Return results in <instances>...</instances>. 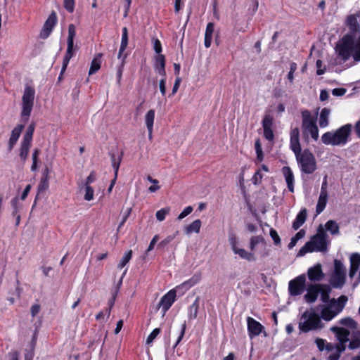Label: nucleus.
<instances>
[{
    "label": "nucleus",
    "instance_id": "obj_1",
    "mask_svg": "<svg viewBox=\"0 0 360 360\" xmlns=\"http://www.w3.org/2000/svg\"><path fill=\"white\" fill-rule=\"evenodd\" d=\"M358 14L359 13L347 17V25L350 32L342 37L336 46V53L344 61L350 57L356 62L360 61V35L357 32L359 20Z\"/></svg>",
    "mask_w": 360,
    "mask_h": 360
},
{
    "label": "nucleus",
    "instance_id": "obj_2",
    "mask_svg": "<svg viewBox=\"0 0 360 360\" xmlns=\"http://www.w3.org/2000/svg\"><path fill=\"white\" fill-rule=\"evenodd\" d=\"M347 301L348 298L345 295L331 299L328 303L320 306V317L326 321H331L342 312Z\"/></svg>",
    "mask_w": 360,
    "mask_h": 360
},
{
    "label": "nucleus",
    "instance_id": "obj_3",
    "mask_svg": "<svg viewBox=\"0 0 360 360\" xmlns=\"http://www.w3.org/2000/svg\"><path fill=\"white\" fill-rule=\"evenodd\" d=\"M326 238L327 234L322 226H320L317 233L300 250L297 256L302 257L308 252L326 251L327 249Z\"/></svg>",
    "mask_w": 360,
    "mask_h": 360
},
{
    "label": "nucleus",
    "instance_id": "obj_4",
    "mask_svg": "<svg viewBox=\"0 0 360 360\" xmlns=\"http://www.w3.org/2000/svg\"><path fill=\"white\" fill-rule=\"evenodd\" d=\"M351 129V124H345L335 131H328L323 134L321 136V141L326 145H345L347 142Z\"/></svg>",
    "mask_w": 360,
    "mask_h": 360
},
{
    "label": "nucleus",
    "instance_id": "obj_5",
    "mask_svg": "<svg viewBox=\"0 0 360 360\" xmlns=\"http://www.w3.org/2000/svg\"><path fill=\"white\" fill-rule=\"evenodd\" d=\"M302 130L303 136L307 138L309 136L314 141L319 139V129L316 125V118L308 110L302 112Z\"/></svg>",
    "mask_w": 360,
    "mask_h": 360
},
{
    "label": "nucleus",
    "instance_id": "obj_6",
    "mask_svg": "<svg viewBox=\"0 0 360 360\" xmlns=\"http://www.w3.org/2000/svg\"><path fill=\"white\" fill-rule=\"evenodd\" d=\"M323 327L321 317L314 311H305L300 319L299 328L304 333L321 329Z\"/></svg>",
    "mask_w": 360,
    "mask_h": 360
},
{
    "label": "nucleus",
    "instance_id": "obj_7",
    "mask_svg": "<svg viewBox=\"0 0 360 360\" xmlns=\"http://www.w3.org/2000/svg\"><path fill=\"white\" fill-rule=\"evenodd\" d=\"M35 98V90L34 87L27 85L25 86L22 96V110L21 117L27 122L29 120L31 112L34 106Z\"/></svg>",
    "mask_w": 360,
    "mask_h": 360
},
{
    "label": "nucleus",
    "instance_id": "obj_8",
    "mask_svg": "<svg viewBox=\"0 0 360 360\" xmlns=\"http://www.w3.org/2000/svg\"><path fill=\"white\" fill-rule=\"evenodd\" d=\"M295 157L302 172L310 174L316 169L315 158L309 150H304Z\"/></svg>",
    "mask_w": 360,
    "mask_h": 360
},
{
    "label": "nucleus",
    "instance_id": "obj_9",
    "mask_svg": "<svg viewBox=\"0 0 360 360\" xmlns=\"http://www.w3.org/2000/svg\"><path fill=\"white\" fill-rule=\"evenodd\" d=\"M346 281V267L344 264L338 260H334V270L332 272L329 283L335 288H341Z\"/></svg>",
    "mask_w": 360,
    "mask_h": 360
},
{
    "label": "nucleus",
    "instance_id": "obj_10",
    "mask_svg": "<svg viewBox=\"0 0 360 360\" xmlns=\"http://www.w3.org/2000/svg\"><path fill=\"white\" fill-rule=\"evenodd\" d=\"M306 276L301 274L291 280L288 283V291L290 295L297 296L301 295L304 288Z\"/></svg>",
    "mask_w": 360,
    "mask_h": 360
},
{
    "label": "nucleus",
    "instance_id": "obj_11",
    "mask_svg": "<svg viewBox=\"0 0 360 360\" xmlns=\"http://www.w3.org/2000/svg\"><path fill=\"white\" fill-rule=\"evenodd\" d=\"M179 290L176 289V287L174 289L170 290L167 292L160 300V307L163 311V314L166 313V311L170 308L172 304L174 302L176 297V292Z\"/></svg>",
    "mask_w": 360,
    "mask_h": 360
},
{
    "label": "nucleus",
    "instance_id": "obj_12",
    "mask_svg": "<svg viewBox=\"0 0 360 360\" xmlns=\"http://www.w3.org/2000/svg\"><path fill=\"white\" fill-rule=\"evenodd\" d=\"M56 22H57L56 13L54 11H53L49 15V18H47V20H46V22L43 26L42 30H41L40 37L44 39L48 38L49 36L50 35V34L51 33L53 27L56 25Z\"/></svg>",
    "mask_w": 360,
    "mask_h": 360
},
{
    "label": "nucleus",
    "instance_id": "obj_13",
    "mask_svg": "<svg viewBox=\"0 0 360 360\" xmlns=\"http://www.w3.org/2000/svg\"><path fill=\"white\" fill-rule=\"evenodd\" d=\"M247 324L248 335L251 339L255 336H258L264 330V326L252 317H248Z\"/></svg>",
    "mask_w": 360,
    "mask_h": 360
},
{
    "label": "nucleus",
    "instance_id": "obj_14",
    "mask_svg": "<svg viewBox=\"0 0 360 360\" xmlns=\"http://www.w3.org/2000/svg\"><path fill=\"white\" fill-rule=\"evenodd\" d=\"M290 149L293 151L295 155H297L301 151V146L300 143V130L297 127L292 129L290 131Z\"/></svg>",
    "mask_w": 360,
    "mask_h": 360
},
{
    "label": "nucleus",
    "instance_id": "obj_15",
    "mask_svg": "<svg viewBox=\"0 0 360 360\" xmlns=\"http://www.w3.org/2000/svg\"><path fill=\"white\" fill-rule=\"evenodd\" d=\"M308 278L311 281H320L324 277L321 264H316L307 271Z\"/></svg>",
    "mask_w": 360,
    "mask_h": 360
},
{
    "label": "nucleus",
    "instance_id": "obj_16",
    "mask_svg": "<svg viewBox=\"0 0 360 360\" xmlns=\"http://www.w3.org/2000/svg\"><path fill=\"white\" fill-rule=\"evenodd\" d=\"M319 286L320 284H311L308 285L307 293L304 296L307 302L313 303L316 300L319 295Z\"/></svg>",
    "mask_w": 360,
    "mask_h": 360
},
{
    "label": "nucleus",
    "instance_id": "obj_17",
    "mask_svg": "<svg viewBox=\"0 0 360 360\" xmlns=\"http://www.w3.org/2000/svg\"><path fill=\"white\" fill-rule=\"evenodd\" d=\"M330 330L335 334L338 340L340 342H347L350 331L343 327L332 326Z\"/></svg>",
    "mask_w": 360,
    "mask_h": 360
},
{
    "label": "nucleus",
    "instance_id": "obj_18",
    "mask_svg": "<svg viewBox=\"0 0 360 360\" xmlns=\"http://www.w3.org/2000/svg\"><path fill=\"white\" fill-rule=\"evenodd\" d=\"M349 273L350 278H353L356 274L360 266V254L358 252L352 253L349 257Z\"/></svg>",
    "mask_w": 360,
    "mask_h": 360
},
{
    "label": "nucleus",
    "instance_id": "obj_19",
    "mask_svg": "<svg viewBox=\"0 0 360 360\" xmlns=\"http://www.w3.org/2000/svg\"><path fill=\"white\" fill-rule=\"evenodd\" d=\"M259 247L265 248L266 243L264 238L261 236H252L249 243L250 251L256 255V252Z\"/></svg>",
    "mask_w": 360,
    "mask_h": 360
},
{
    "label": "nucleus",
    "instance_id": "obj_20",
    "mask_svg": "<svg viewBox=\"0 0 360 360\" xmlns=\"http://www.w3.org/2000/svg\"><path fill=\"white\" fill-rule=\"evenodd\" d=\"M233 252L238 255L240 259H245L248 262H255L257 259V256L254 252L246 250L245 249L239 246L236 248Z\"/></svg>",
    "mask_w": 360,
    "mask_h": 360
},
{
    "label": "nucleus",
    "instance_id": "obj_21",
    "mask_svg": "<svg viewBox=\"0 0 360 360\" xmlns=\"http://www.w3.org/2000/svg\"><path fill=\"white\" fill-rule=\"evenodd\" d=\"M202 226V221L200 219H195L191 224L185 225L183 228L184 233L189 236L192 233H199Z\"/></svg>",
    "mask_w": 360,
    "mask_h": 360
},
{
    "label": "nucleus",
    "instance_id": "obj_22",
    "mask_svg": "<svg viewBox=\"0 0 360 360\" xmlns=\"http://www.w3.org/2000/svg\"><path fill=\"white\" fill-rule=\"evenodd\" d=\"M67 51L63 60V65L61 68L60 75L63 74V72L65 71L68 65L70 62V60L74 56L75 51V49L74 47V42H67Z\"/></svg>",
    "mask_w": 360,
    "mask_h": 360
},
{
    "label": "nucleus",
    "instance_id": "obj_23",
    "mask_svg": "<svg viewBox=\"0 0 360 360\" xmlns=\"http://www.w3.org/2000/svg\"><path fill=\"white\" fill-rule=\"evenodd\" d=\"M201 280V274L200 273L195 274L191 278L188 280L184 281L181 284L176 286V289L181 290L184 289L185 291L188 290L193 286L198 284Z\"/></svg>",
    "mask_w": 360,
    "mask_h": 360
},
{
    "label": "nucleus",
    "instance_id": "obj_24",
    "mask_svg": "<svg viewBox=\"0 0 360 360\" xmlns=\"http://www.w3.org/2000/svg\"><path fill=\"white\" fill-rule=\"evenodd\" d=\"M155 70L162 77L166 76L165 58L164 55L159 54L155 58Z\"/></svg>",
    "mask_w": 360,
    "mask_h": 360
},
{
    "label": "nucleus",
    "instance_id": "obj_25",
    "mask_svg": "<svg viewBox=\"0 0 360 360\" xmlns=\"http://www.w3.org/2000/svg\"><path fill=\"white\" fill-rule=\"evenodd\" d=\"M282 173L285 177L288 188L290 192H294V174L289 167H283Z\"/></svg>",
    "mask_w": 360,
    "mask_h": 360
},
{
    "label": "nucleus",
    "instance_id": "obj_26",
    "mask_svg": "<svg viewBox=\"0 0 360 360\" xmlns=\"http://www.w3.org/2000/svg\"><path fill=\"white\" fill-rule=\"evenodd\" d=\"M23 127H24V126L22 124H18L12 130L11 135L9 142H8V146H9L10 150H12L14 145L18 141Z\"/></svg>",
    "mask_w": 360,
    "mask_h": 360
},
{
    "label": "nucleus",
    "instance_id": "obj_27",
    "mask_svg": "<svg viewBox=\"0 0 360 360\" xmlns=\"http://www.w3.org/2000/svg\"><path fill=\"white\" fill-rule=\"evenodd\" d=\"M307 216V211L306 208L302 209L297 214L295 219L292 223V228L297 230L306 221Z\"/></svg>",
    "mask_w": 360,
    "mask_h": 360
},
{
    "label": "nucleus",
    "instance_id": "obj_28",
    "mask_svg": "<svg viewBox=\"0 0 360 360\" xmlns=\"http://www.w3.org/2000/svg\"><path fill=\"white\" fill-rule=\"evenodd\" d=\"M32 142L22 140L20 148V158L25 162L28 157Z\"/></svg>",
    "mask_w": 360,
    "mask_h": 360
},
{
    "label": "nucleus",
    "instance_id": "obj_29",
    "mask_svg": "<svg viewBox=\"0 0 360 360\" xmlns=\"http://www.w3.org/2000/svg\"><path fill=\"white\" fill-rule=\"evenodd\" d=\"M214 29V24L212 22H209L207 25L205 34V46L206 48H209L211 45Z\"/></svg>",
    "mask_w": 360,
    "mask_h": 360
},
{
    "label": "nucleus",
    "instance_id": "obj_30",
    "mask_svg": "<svg viewBox=\"0 0 360 360\" xmlns=\"http://www.w3.org/2000/svg\"><path fill=\"white\" fill-rule=\"evenodd\" d=\"M331 291V288L329 285L326 284H320L319 286V294L321 295V300L325 304L328 303L330 300H329V294Z\"/></svg>",
    "mask_w": 360,
    "mask_h": 360
},
{
    "label": "nucleus",
    "instance_id": "obj_31",
    "mask_svg": "<svg viewBox=\"0 0 360 360\" xmlns=\"http://www.w3.org/2000/svg\"><path fill=\"white\" fill-rule=\"evenodd\" d=\"M330 114V110L328 108H323L320 113L319 117V126L321 128H325L328 125V120Z\"/></svg>",
    "mask_w": 360,
    "mask_h": 360
},
{
    "label": "nucleus",
    "instance_id": "obj_32",
    "mask_svg": "<svg viewBox=\"0 0 360 360\" xmlns=\"http://www.w3.org/2000/svg\"><path fill=\"white\" fill-rule=\"evenodd\" d=\"M328 201V193H321L316 205V212L317 214H321L325 209Z\"/></svg>",
    "mask_w": 360,
    "mask_h": 360
},
{
    "label": "nucleus",
    "instance_id": "obj_33",
    "mask_svg": "<svg viewBox=\"0 0 360 360\" xmlns=\"http://www.w3.org/2000/svg\"><path fill=\"white\" fill-rule=\"evenodd\" d=\"M348 347L355 349L360 347V330H354L352 333V339Z\"/></svg>",
    "mask_w": 360,
    "mask_h": 360
},
{
    "label": "nucleus",
    "instance_id": "obj_34",
    "mask_svg": "<svg viewBox=\"0 0 360 360\" xmlns=\"http://www.w3.org/2000/svg\"><path fill=\"white\" fill-rule=\"evenodd\" d=\"M101 53H98L92 60L91 67L89 71V75H93L100 69L101 63Z\"/></svg>",
    "mask_w": 360,
    "mask_h": 360
},
{
    "label": "nucleus",
    "instance_id": "obj_35",
    "mask_svg": "<svg viewBox=\"0 0 360 360\" xmlns=\"http://www.w3.org/2000/svg\"><path fill=\"white\" fill-rule=\"evenodd\" d=\"M199 309V297H196L193 303L188 307V316L189 319H195L198 316Z\"/></svg>",
    "mask_w": 360,
    "mask_h": 360
},
{
    "label": "nucleus",
    "instance_id": "obj_36",
    "mask_svg": "<svg viewBox=\"0 0 360 360\" xmlns=\"http://www.w3.org/2000/svg\"><path fill=\"white\" fill-rule=\"evenodd\" d=\"M325 229L332 235H338L340 233V227L338 224L334 220H329L325 224Z\"/></svg>",
    "mask_w": 360,
    "mask_h": 360
},
{
    "label": "nucleus",
    "instance_id": "obj_37",
    "mask_svg": "<svg viewBox=\"0 0 360 360\" xmlns=\"http://www.w3.org/2000/svg\"><path fill=\"white\" fill-rule=\"evenodd\" d=\"M339 323L342 326L347 327L352 331L356 330L357 323L351 317L342 318L339 321Z\"/></svg>",
    "mask_w": 360,
    "mask_h": 360
},
{
    "label": "nucleus",
    "instance_id": "obj_38",
    "mask_svg": "<svg viewBox=\"0 0 360 360\" xmlns=\"http://www.w3.org/2000/svg\"><path fill=\"white\" fill-rule=\"evenodd\" d=\"M155 120V111L154 110H149L145 115L144 120L147 127V129L153 128V123Z\"/></svg>",
    "mask_w": 360,
    "mask_h": 360
},
{
    "label": "nucleus",
    "instance_id": "obj_39",
    "mask_svg": "<svg viewBox=\"0 0 360 360\" xmlns=\"http://www.w3.org/2000/svg\"><path fill=\"white\" fill-rule=\"evenodd\" d=\"M81 190H83L84 192V199L86 201H91L94 199V191L91 186L84 185Z\"/></svg>",
    "mask_w": 360,
    "mask_h": 360
},
{
    "label": "nucleus",
    "instance_id": "obj_40",
    "mask_svg": "<svg viewBox=\"0 0 360 360\" xmlns=\"http://www.w3.org/2000/svg\"><path fill=\"white\" fill-rule=\"evenodd\" d=\"M34 129L35 124L32 122L27 127L22 140L32 142Z\"/></svg>",
    "mask_w": 360,
    "mask_h": 360
},
{
    "label": "nucleus",
    "instance_id": "obj_41",
    "mask_svg": "<svg viewBox=\"0 0 360 360\" xmlns=\"http://www.w3.org/2000/svg\"><path fill=\"white\" fill-rule=\"evenodd\" d=\"M255 148L257 153V160L258 162H262L264 160V153L259 139L256 140L255 143Z\"/></svg>",
    "mask_w": 360,
    "mask_h": 360
},
{
    "label": "nucleus",
    "instance_id": "obj_42",
    "mask_svg": "<svg viewBox=\"0 0 360 360\" xmlns=\"http://www.w3.org/2000/svg\"><path fill=\"white\" fill-rule=\"evenodd\" d=\"M131 255L132 251H127L121 259L120 263L117 265V268L120 269H122L130 261Z\"/></svg>",
    "mask_w": 360,
    "mask_h": 360
},
{
    "label": "nucleus",
    "instance_id": "obj_43",
    "mask_svg": "<svg viewBox=\"0 0 360 360\" xmlns=\"http://www.w3.org/2000/svg\"><path fill=\"white\" fill-rule=\"evenodd\" d=\"M169 212H170L169 207L162 208V209L157 211V212L155 214L157 219L160 221H162L163 220H165L166 215L168 214L169 213Z\"/></svg>",
    "mask_w": 360,
    "mask_h": 360
},
{
    "label": "nucleus",
    "instance_id": "obj_44",
    "mask_svg": "<svg viewBox=\"0 0 360 360\" xmlns=\"http://www.w3.org/2000/svg\"><path fill=\"white\" fill-rule=\"evenodd\" d=\"M128 44V30L126 27L122 28V34L121 39V49H126Z\"/></svg>",
    "mask_w": 360,
    "mask_h": 360
},
{
    "label": "nucleus",
    "instance_id": "obj_45",
    "mask_svg": "<svg viewBox=\"0 0 360 360\" xmlns=\"http://www.w3.org/2000/svg\"><path fill=\"white\" fill-rule=\"evenodd\" d=\"M49 187V179L41 178L38 185V192L41 193L46 191Z\"/></svg>",
    "mask_w": 360,
    "mask_h": 360
},
{
    "label": "nucleus",
    "instance_id": "obj_46",
    "mask_svg": "<svg viewBox=\"0 0 360 360\" xmlns=\"http://www.w3.org/2000/svg\"><path fill=\"white\" fill-rule=\"evenodd\" d=\"M76 35V27L73 24L68 26V36L67 42H74V39Z\"/></svg>",
    "mask_w": 360,
    "mask_h": 360
},
{
    "label": "nucleus",
    "instance_id": "obj_47",
    "mask_svg": "<svg viewBox=\"0 0 360 360\" xmlns=\"http://www.w3.org/2000/svg\"><path fill=\"white\" fill-rule=\"evenodd\" d=\"M262 178H263V173L262 172V169H259L255 172V174H254V176H252L251 180H252V182L253 184L257 185L262 181Z\"/></svg>",
    "mask_w": 360,
    "mask_h": 360
},
{
    "label": "nucleus",
    "instance_id": "obj_48",
    "mask_svg": "<svg viewBox=\"0 0 360 360\" xmlns=\"http://www.w3.org/2000/svg\"><path fill=\"white\" fill-rule=\"evenodd\" d=\"M193 210V207L188 206L184 209V210L178 215L177 220L181 221L188 214H190Z\"/></svg>",
    "mask_w": 360,
    "mask_h": 360
},
{
    "label": "nucleus",
    "instance_id": "obj_49",
    "mask_svg": "<svg viewBox=\"0 0 360 360\" xmlns=\"http://www.w3.org/2000/svg\"><path fill=\"white\" fill-rule=\"evenodd\" d=\"M160 328H155L148 336L146 340V344H150L155 340V338L160 334Z\"/></svg>",
    "mask_w": 360,
    "mask_h": 360
},
{
    "label": "nucleus",
    "instance_id": "obj_50",
    "mask_svg": "<svg viewBox=\"0 0 360 360\" xmlns=\"http://www.w3.org/2000/svg\"><path fill=\"white\" fill-rule=\"evenodd\" d=\"M126 58H127V56H124V58H122V62L121 63V65L119 67V68L117 70V82L118 84H120V82H121V79H122V72H123V68H124V63H125Z\"/></svg>",
    "mask_w": 360,
    "mask_h": 360
},
{
    "label": "nucleus",
    "instance_id": "obj_51",
    "mask_svg": "<svg viewBox=\"0 0 360 360\" xmlns=\"http://www.w3.org/2000/svg\"><path fill=\"white\" fill-rule=\"evenodd\" d=\"M273 124V119L270 115H266L262 120L263 128H271Z\"/></svg>",
    "mask_w": 360,
    "mask_h": 360
},
{
    "label": "nucleus",
    "instance_id": "obj_52",
    "mask_svg": "<svg viewBox=\"0 0 360 360\" xmlns=\"http://www.w3.org/2000/svg\"><path fill=\"white\" fill-rule=\"evenodd\" d=\"M64 7L68 12L72 13L75 8V0H64Z\"/></svg>",
    "mask_w": 360,
    "mask_h": 360
},
{
    "label": "nucleus",
    "instance_id": "obj_53",
    "mask_svg": "<svg viewBox=\"0 0 360 360\" xmlns=\"http://www.w3.org/2000/svg\"><path fill=\"white\" fill-rule=\"evenodd\" d=\"M229 242L231 247L232 251L237 248L238 245V240L234 235H230L229 237Z\"/></svg>",
    "mask_w": 360,
    "mask_h": 360
},
{
    "label": "nucleus",
    "instance_id": "obj_54",
    "mask_svg": "<svg viewBox=\"0 0 360 360\" xmlns=\"http://www.w3.org/2000/svg\"><path fill=\"white\" fill-rule=\"evenodd\" d=\"M263 130L264 137L269 141H272L274 138V135L271 128H263Z\"/></svg>",
    "mask_w": 360,
    "mask_h": 360
},
{
    "label": "nucleus",
    "instance_id": "obj_55",
    "mask_svg": "<svg viewBox=\"0 0 360 360\" xmlns=\"http://www.w3.org/2000/svg\"><path fill=\"white\" fill-rule=\"evenodd\" d=\"M153 49L156 53L158 55L162 52V45L159 39H154L153 40Z\"/></svg>",
    "mask_w": 360,
    "mask_h": 360
},
{
    "label": "nucleus",
    "instance_id": "obj_56",
    "mask_svg": "<svg viewBox=\"0 0 360 360\" xmlns=\"http://www.w3.org/2000/svg\"><path fill=\"white\" fill-rule=\"evenodd\" d=\"M159 88L162 95L165 96L166 93V76L162 77L160 80Z\"/></svg>",
    "mask_w": 360,
    "mask_h": 360
},
{
    "label": "nucleus",
    "instance_id": "obj_57",
    "mask_svg": "<svg viewBox=\"0 0 360 360\" xmlns=\"http://www.w3.org/2000/svg\"><path fill=\"white\" fill-rule=\"evenodd\" d=\"M41 306L39 304H34L31 307L30 313L32 317H34L40 311Z\"/></svg>",
    "mask_w": 360,
    "mask_h": 360
},
{
    "label": "nucleus",
    "instance_id": "obj_58",
    "mask_svg": "<svg viewBox=\"0 0 360 360\" xmlns=\"http://www.w3.org/2000/svg\"><path fill=\"white\" fill-rule=\"evenodd\" d=\"M270 236L272 238V239L274 240L275 244L278 245L280 243L281 240H280L279 236L276 230L271 229L270 230Z\"/></svg>",
    "mask_w": 360,
    "mask_h": 360
},
{
    "label": "nucleus",
    "instance_id": "obj_59",
    "mask_svg": "<svg viewBox=\"0 0 360 360\" xmlns=\"http://www.w3.org/2000/svg\"><path fill=\"white\" fill-rule=\"evenodd\" d=\"M181 82V78L177 77L176 80H175V82H174L172 91V94L169 95L170 96H174L177 92V91H178Z\"/></svg>",
    "mask_w": 360,
    "mask_h": 360
},
{
    "label": "nucleus",
    "instance_id": "obj_60",
    "mask_svg": "<svg viewBox=\"0 0 360 360\" xmlns=\"http://www.w3.org/2000/svg\"><path fill=\"white\" fill-rule=\"evenodd\" d=\"M347 90L344 88H335L333 89L332 94L335 96H343L346 93Z\"/></svg>",
    "mask_w": 360,
    "mask_h": 360
},
{
    "label": "nucleus",
    "instance_id": "obj_61",
    "mask_svg": "<svg viewBox=\"0 0 360 360\" xmlns=\"http://www.w3.org/2000/svg\"><path fill=\"white\" fill-rule=\"evenodd\" d=\"M96 181V174L94 172H91V174L86 179L84 185L90 186V184Z\"/></svg>",
    "mask_w": 360,
    "mask_h": 360
},
{
    "label": "nucleus",
    "instance_id": "obj_62",
    "mask_svg": "<svg viewBox=\"0 0 360 360\" xmlns=\"http://www.w3.org/2000/svg\"><path fill=\"white\" fill-rule=\"evenodd\" d=\"M259 6V1L258 0H252L251 4L250 5L249 10L251 11L252 14H255L258 9Z\"/></svg>",
    "mask_w": 360,
    "mask_h": 360
},
{
    "label": "nucleus",
    "instance_id": "obj_63",
    "mask_svg": "<svg viewBox=\"0 0 360 360\" xmlns=\"http://www.w3.org/2000/svg\"><path fill=\"white\" fill-rule=\"evenodd\" d=\"M347 342H340L335 345L336 352L341 354L346 349V344Z\"/></svg>",
    "mask_w": 360,
    "mask_h": 360
},
{
    "label": "nucleus",
    "instance_id": "obj_64",
    "mask_svg": "<svg viewBox=\"0 0 360 360\" xmlns=\"http://www.w3.org/2000/svg\"><path fill=\"white\" fill-rule=\"evenodd\" d=\"M316 68H317L316 74L318 75H323L325 72V69H322L321 68V67H322V61L321 60H318L316 61Z\"/></svg>",
    "mask_w": 360,
    "mask_h": 360
}]
</instances>
